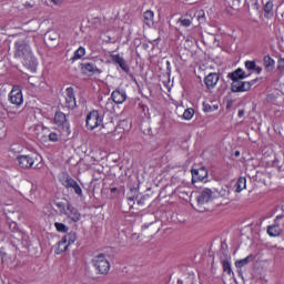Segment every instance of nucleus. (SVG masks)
<instances>
[{"instance_id":"nucleus-1","label":"nucleus","mask_w":284,"mask_h":284,"mask_svg":"<svg viewBox=\"0 0 284 284\" xmlns=\"http://www.w3.org/2000/svg\"><path fill=\"white\" fill-rule=\"evenodd\" d=\"M16 58L20 59L24 65H30L32 62V51L26 40H19L16 42Z\"/></svg>"},{"instance_id":"nucleus-2","label":"nucleus","mask_w":284,"mask_h":284,"mask_svg":"<svg viewBox=\"0 0 284 284\" xmlns=\"http://www.w3.org/2000/svg\"><path fill=\"white\" fill-rule=\"evenodd\" d=\"M57 207H59L61 214H65V216H68V219H71L73 223L81 221V213L77 209L72 207V205L57 203Z\"/></svg>"},{"instance_id":"nucleus-3","label":"nucleus","mask_w":284,"mask_h":284,"mask_svg":"<svg viewBox=\"0 0 284 284\" xmlns=\"http://www.w3.org/2000/svg\"><path fill=\"white\" fill-rule=\"evenodd\" d=\"M93 265L95 270H98L99 274H108V272H110V262L103 254L94 257Z\"/></svg>"},{"instance_id":"nucleus-4","label":"nucleus","mask_w":284,"mask_h":284,"mask_svg":"<svg viewBox=\"0 0 284 284\" xmlns=\"http://www.w3.org/2000/svg\"><path fill=\"white\" fill-rule=\"evenodd\" d=\"M103 123L101 115H99V111H91L87 116V128L88 130H97L99 125Z\"/></svg>"},{"instance_id":"nucleus-5","label":"nucleus","mask_w":284,"mask_h":284,"mask_svg":"<svg viewBox=\"0 0 284 284\" xmlns=\"http://www.w3.org/2000/svg\"><path fill=\"white\" fill-rule=\"evenodd\" d=\"M62 185L68 189L71 187V190H73L78 196H83V190H81L79 183H77V181H74V179H72L70 175H63Z\"/></svg>"},{"instance_id":"nucleus-6","label":"nucleus","mask_w":284,"mask_h":284,"mask_svg":"<svg viewBox=\"0 0 284 284\" xmlns=\"http://www.w3.org/2000/svg\"><path fill=\"white\" fill-rule=\"evenodd\" d=\"M17 161H18V164L23 170H30V168L34 165L36 155L34 154L18 155Z\"/></svg>"},{"instance_id":"nucleus-7","label":"nucleus","mask_w":284,"mask_h":284,"mask_svg":"<svg viewBox=\"0 0 284 284\" xmlns=\"http://www.w3.org/2000/svg\"><path fill=\"white\" fill-rule=\"evenodd\" d=\"M9 101L13 105H21L23 103V93L19 85H14L9 94Z\"/></svg>"},{"instance_id":"nucleus-8","label":"nucleus","mask_w":284,"mask_h":284,"mask_svg":"<svg viewBox=\"0 0 284 284\" xmlns=\"http://www.w3.org/2000/svg\"><path fill=\"white\" fill-rule=\"evenodd\" d=\"M214 199V191L212 189H203L196 197L197 205H205V203H210Z\"/></svg>"},{"instance_id":"nucleus-9","label":"nucleus","mask_w":284,"mask_h":284,"mask_svg":"<svg viewBox=\"0 0 284 284\" xmlns=\"http://www.w3.org/2000/svg\"><path fill=\"white\" fill-rule=\"evenodd\" d=\"M250 90H252V82H244L242 80L232 82V92H247Z\"/></svg>"},{"instance_id":"nucleus-10","label":"nucleus","mask_w":284,"mask_h":284,"mask_svg":"<svg viewBox=\"0 0 284 284\" xmlns=\"http://www.w3.org/2000/svg\"><path fill=\"white\" fill-rule=\"evenodd\" d=\"M110 59L113 63L119 65L123 72H130V67L128 65V62H125V59L119 54H112L110 55Z\"/></svg>"},{"instance_id":"nucleus-11","label":"nucleus","mask_w":284,"mask_h":284,"mask_svg":"<svg viewBox=\"0 0 284 284\" xmlns=\"http://www.w3.org/2000/svg\"><path fill=\"white\" fill-rule=\"evenodd\" d=\"M204 179H207V170L205 168L192 170V183H199V181H204Z\"/></svg>"},{"instance_id":"nucleus-12","label":"nucleus","mask_w":284,"mask_h":284,"mask_svg":"<svg viewBox=\"0 0 284 284\" xmlns=\"http://www.w3.org/2000/svg\"><path fill=\"white\" fill-rule=\"evenodd\" d=\"M111 97L114 103H118V104L125 103V99H128V94H125V91H121V90L113 91Z\"/></svg>"},{"instance_id":"nucleus-13","label":"nucleus","mask_w":284,"mask_h":284,"mask_svg":"<svg viewBox=\"0 0 284 284\" xmlns=\"http://www.w3.org/2000/svg\"><path fill=\"white\" fill-rule=\"evenodd\" d=\"M219 74L217 73H210L205 79L204 83L206 88L210 90V88H214L216 83H219Z\"/></svg>"},{"instance_id":"nucleus-14","label":"nucleus","mask_w":284,"mask_h":284,"mask_svg":"<svg viewBox=\"0 0 284 284\" xmlns=\"http://www.w3.org/2000/svg\"><path fill=\"white\" fill-rule=\"evenodd\" d=\"M67 103L69 108H74L77 105V99L74 98V89H67Z\"/></svg>"},{"instance_id":"nucleus-15","label":"nucleus","mask_w":284,"mask_h":284,"mask_svg":"<svg viewBox=\"0 0 284 284\" xmlns=\"http://www.w3.org/2000/svg\"><path fill=\"white\" fill-rule=\"evenodd\" d=\"M229 79L234 81H241L242 79H245V72L243 71V69H237L234 72L229 73Z\"/></svg>"},{"instance_id":"nucleus-16","label":"nucleus","mask_w":284,"mask_h":284,"mask_svg":"<svg viewBox=\"0 0 284 284\" xmlns=\"http://www.w3.org/2000/svg\"><path fill=\"white\" fill-rule=\"evenodd\" d=\"M252 261H254V256L248 255L245 258L237 260L235 262V267H237V270H241L242 267H245V265H250V263H252Z\"/></svg>"},{"instance_id":"nucleus-17","label":"nucleus","mask_w":284,"mask_h":284,"mask_svg":"<svg viewBox=\"0 0 284 284\" xmlns=\"http://www.w3.org/2000/svg\"><path fill=\"white\" fill-rule=\"evenodd\" d=\"M283 230H281V226L278 224H274L267 227V234L270 236H281V233Z\"/></svg>"},{"instance_id":"nucleus-18","label":"nucleus","mask_w":284,"mask_h":284,"mask_svg":"<svg viewBox=\"0 0 284 284\" xmlns=\"http://www.w3.org/2000/svg\"><path fill=\"white\" fill-rule=\"evenodd\" d=\"M68 121V119L65 118L64 113L59 111L55 113L54 115V123L55 125H65V122Z\"/></svg>"},{"instance_id":"nucleus-19","label":"nucleus","mask_w":284,"mask_h":284,"mask_svg":"<svg viewBox=\"0 0 284 284\" xmlns=\"http://www.w3.org/2000/svg\"><path fill=\"white\" fill-rule=\"evenodd\" d=\"M247 187V180L245 178H240L235 184V192H243Z\"/></svg>"},{"instance_id":"nucleus-20","label":"nucleus","mask_w":284,"mask_h":284,"mask_svg":"<svg viewBox=\"0 0 284 284\" xmlns=\"http://www.w3.org/2000/svg\"><path fill=\"white\" fill-rule=\"evenodd\" d=\"M264 68L267 72H272V70H274V60L271 59L270 55L264 57Z\"/></svg>"},{"instance_id":"nucleus-21","label":"nucleus","mask_w":284,"mask_h":284,"mask_svg":"<svg viewBox=\"0 0 284 284\" xmlns=\"http://www.w3.org/2000/svg\"><path fill=\"white\" fill-rule=\"evenodd\" d=\"M246 4L251 12H258V8H261L258 0H246Z\"/></svg>"},{"instance_id":"nucleus-22","label":"nucleus","mask_w":284,"mask_h":284,"mask_svg":"<svg viewBox=\"0 0 284 284\" xmlns=\"http://www.w3.org/2000/svg\"><path fill=\"white\" fill-rule=\"evenodd\" d=\"M144 22L146 23V26H154V12L153 11L144 12Z\"/></svg>"},{"instance_id":"nucleus-23","label":"nucleus","mask_w":284,"mask_h":284,"mask_svg":"<svg viewBox=\"0 0 284 284\" xmlns=\"http://www.w3.org/2000/svg\"><path fill=\"white\" fill-rule=\"evenodd\" d=\"M70 247L68 243H65V240L62 237V240L58 243L57 254H62V252H65Z\"/></svg>"},{"instance_id":"nucleus-24","label":"nucleus","mask_w":284,"mask_h":284,"mask_svg":"<svg viewBox=\"0 0 284 284\" xmlns=\"http://www.w3.org/2000/svg\"><path fill=\"white\" fill-rule=\"evenodd\" d=\"M21 192L22 194H32V183L30 182H24L22 185H21Z\"/></svg>"},{"instance_id":"nucleus-25","label":"nucleus","mask_w":284,"mask_h":284,"mask_svg":"<svg viewBox=\"0 0 284 284\" xmlns=\"http://www.w3.org/2000/svg\"><path fill=\"white\" fill-rule=\"evenodd\" d=\"M67 244L72 245L77 241V233H69L62 237Z\"/></svg>"},{"instance_id":"nucleus-26","label":"nucleus","mask_w":284,"mask_h":284,"mask_svg":"<svg viewBox=\"0 0 284 284\" xmlns=\"http://www.w3.org/2000/svg\"><path fill=\"white\" fill-rule=\"evenodd\" d=\"M82 57H85V49L83 47H80L72 57V61H77L78 59H81Z\"/></svg>"},{"instance_id":"nucleus-27","label":"nucleus","mask_w":284,"mask_h":284,"mask_svg":"<svg viewBox=\"0 0 284 284\" xmlns=\"http://www.w3.org/2000/svg\"><path fill=\"white\" fill-rule=\"evenodd\" d=\"M83 70H84V73L88 74V72H100L99 69H97V67H94V64L92 63H85L83 64Z\"/></svg>"},{"instance_id":"nucleus-28","label":"nucleus","mask_w":284,"mask_h":284,"mask_svg":"<svg viewBox=\"0 0 284 284\" xmlns=\"http://www.w3.org/2000/svg\"><path fill=\"white\" fill-rule=\"evenodd\" d=\"M272 10H274V2L273 1L266 2L264 6V12L266 14H270V13H272Z\"/></svg>"},{"instance_id":"nucleus-29","label":"nucleus","mask_w":284,"mask_h":284,"mask_svg":"<svg viewBox=\"0 0 284 284\" xmlns=\"http://www.w3.org/2000/svg\"><path fill=\"white\" fill-rule=\"evenodd\" d=\"M192 116H194V110L186 109L183 113V119H185L186 121H190V119H192Z\"/></svg>"},{"instance_id":"nucleus-30","label":"nucleus","mask_w":284,"mask_h":284,"mask_svg":"<svg viewBox=\"0 0 284 284\" xmlns=\"http://www.w3.org/2000/svg\"><path fill=\"white\" fill-rule=\"evenodd\" d=\"M54 226L59 232H68V226H65L63 223L55 222Z\"/></svg>"},{"instance_id":"nucleus-31","label":"nucleus","mask_w":284,"mask_h":284,"mask_svg":"<svg viewBox=\"0 0 284 284\" xmlns=\"http://www.w3.org/2000/svg\"><path fill=\"white\" fill-rule=\"evenodd\" d=\"M223 270L224 272H227L229 274H232V265L227 260L223 261Z\"/></svg>"},{"instance_id":"nucleus-32","label":"nucleus","mask_w":284,"mask_h":284,"mask_svg":"<svg viewBox=\"0 0 284 284\" xmlns=\"http://www.w3.org/2000/svg\"><path fill=\"white\" fill-rule=\"evenodd\" d=\"M179 21L184 28H190V26H192V20L190 19L181 18Z\"/></svg>"},{"instance_id":"nucleus-33","label":"nucleus","mask_w":284,"mask_h":284,"mask_svg":"<svg viewBox=\"0 0 284 284\" xmlns=\"http://www.w3.org/2000/svg\"><path fill=\"white\" fill-rule=\"evenodd\" d=\"M11 152H14V154H19L23 150V146L19 144H12L10 148Z\"/></svg>"},{"instance_id":"nucleus-34","label":"nucleus","mask_w":284,"mask_h":284,"mask_svg":"<svg viewBox=\"0 0 284 284\" xmlns=\"http://www.w3.org/2000/svg\"><path fill=\"white\" fill-rule=\"evenodd\" d=\"M245 68H246V70H254V68H256V62H254V61H246L245 62Z\"/></svg>"},{"instance_id":"nucleus-35","label":"nucleus","mask_w":284,"mask_h":284,"mask_svg":"<svg viewBox=\"0 0 284 284\" xmlns=\"http://www.w3.org/2000/svg\"><path fill=\"white\" fill-rule=\"evenodd\" d=\"M220 196H222V199H227L230 196V191L225 189L220 190Z\"/></svg>"},{"instance_id":"nucleus-36","label":"nucleus","mask_w":284,"mask_h":284,"mask_svg":"<svg viewBox=\"0 0 284 284\" xmlns=\"http://www.w3.org/2000/svg\"><path fill=\"white\" fill-rule=\"evenodd\" d=\"M277 70H280V72H284V59H280L277 62Z\"/></svg>"},{"instance_id":"nucleus-37","label":"nucleus","mask_w":284,"mask_h":284,"mask_svg":"<svg viewBox=\"0 0 284 284\" xmlns=\"http://www.w3.org/2000/svg\"><path fill=\"white\" fill-rule=\"evenodd\" d=\"M48 136L50 141H59V134H57L55 132L50 133Z\"/></svg>"},{"instance_id":"nucleus-38","label":"nucleus","mask_w":284,"mask_h":284,"mask_svg":"<svg viewBox=\"0 0 284 284\" xmlns=\"http://www.w3.org/2000/svg\"><path fill=\"white\" fill-rule=\"evenodd\" d=\"M241 3V0H232V8H237Z\"/></svg>"},{"instance_id":"nucleus-39","label":"nucleus","mask_w":284,"mask_h":284,"mask_svg":"<svg viewBox=\"0 0 284 284\" xmlns=\"http://www.w3.org/2000/svg\"><path fill=\"white\" fill-rule=\"evenodd\" d=\"M253 70H255L257 74H261V72H263V69L261 67H256V64L255 68H253Z\"/></svg>"},{"instance_id":"nucleus-40","label":"nucleus","mask_w":284,"mask_h":284,"mask_svg":"<svg viewBox=\"0 0 284 284\" xmlns=\"http://www.w3.org/2000/svg\"><path fill=\"white\" fill-rule=\"evenodd\" d=\"M0 258L3 261L6 258V252L0 250Z\"/></svg>"},{"instance_id":"nucleus-41","label":"nucleus","mask_w":284,"mask_h":284,"mask_svg":"<svg viewBox=\"0 0 284 284\" xmlns=\"http://www.w3.org/2000/svg\"><path fill=\"white\" fill-rule=\"evenodd\" d=\"M244 114H245V111H243V110L239 111V116H244Z\"/></svg>"},{"instance_id":"nucleus-42","label":"nucleus","mask_w":284,"mask_h":284,"mask_svg":"<svg viewBox=\"0 0 284 284\" xmlns=\"http://www.w3.org/2000/svg\"><path fill=\"white\" fill-rule=\"evenodd\" d=\"M52 2H54L55 4L62 3L63 0H51Z\"/></svg>"},{"instance_id":"nucleus-43","label":"nucleus","mask_w":284,"mask_h":284,"mask_svg":"<svg viewBox=\"0 0 284 284\" xmlns=\"http://www.w3.org/2000/svg\"><path fill=\"white\" fill-rule=\"evenodd\" d=\"M39 139H41V141H43L45 139L44 135L38 134Z\"/></svg>"},{"instance_id":"nucleus-44","label":"nucleus","mask_w":284,"mask_h":284,"mask_svg":"<svg viewBox=\"0 0 284 284\" xmlns=\"http://www.w3.org/2000/svg\"><path fill=\"white\" fill-rule=\"evenodd\" d=\"M185 284H194V281L189 280V281L185 282Z\"/></svg>"},{"instance_id":"nucleus-45","label":"nucleus","mask_w":284,"mask_h":284,"mask_svg":"<svg viewBox=\"0 0 284 284\" xmlns=\"http://www.w3.org/2000/svg\"><path fill=\"white\" fill-rule=\"evenodd\" d=\"M111 192H116V187L111 189Z\"/></svg>"},{"instance_id":"nucleus-46","label":"nucleus","mask_w":284,"mask_h":284,"mask_svg":"<svg viewBox=\"0 0 284 284\" xmlns=\"http://www.w3.org/2000/svg\"><path fill=\"white\" fill-rule=\"evenodd\" d=\"M48 129H42V132H47Z\"/></svg>"},{"instance_id":"nucleus-47","label":"nucleus","mask_w":284,"mask_h":284,"mask_svg":"<svg viewBox=\"0 0 284 284\" xmlns=\"http://www.w3.org/2000/svg\"><path fill=\"white\" fill-rule=\"evenodd\" d=\"M51 41H54V37H51Z\"/></svg>"},{"instance_id":"nucleus-48","label":"nucleus","mask_w":284,"mask_h":284,"mask_svg":"<svg viewBox=\"0 0 284 284\" xmlns=\"http://www.w3.org/2000/svg\"><path fill=\"white\" fill-rule=\"evenodd\" d=\"M51 41H54V37H51Z\"/></svg>"},{"instance_id":"nucleus-49","label":"nucleus","mask_w":284,"mask_h":284,"mask_svg":"<svg viewBox=\"0 0 284 284\" xmlns=\"http://www.w3.org/2000/svg\"><path fill=\"white\" fill-rule=\"evenodd\" d=\"M138 203H143V201H142V200H140V201H138Z\"/></svg>"},{"instance_id":"nucleus-50","label":"nucleus","mask_w":284,"mask_h":284,"mask_svg":"<svg viewBox=\"0 0 284 284\" xmlns=\"http://www.w3.org/2000/svg\"><path fill=\"white\" fill-rule=\"evenodd\" d=\"M197 211L201 212L202 211L201 207H197Z\"/></svg>"},{"instance_id":"nucleus-51","label":"nucleus","mask_w":284,"mask_h":284,"mask_svg":"<svg viewBox=\"0 0 284 284\" xmlns=\"http://www.w3.org/2000/svg\"><path fill=\"white\" fill-rule=\"evenodd\" d=\"M235 154H236V156H239V152H236Z\"/></svg>"},{"instance_id":"nucleus-52","label":"nucleus","mask_w":284,"mask_h":284,"mask_svg":"<svg viewBox=\"0 0 284 284\" xmlns=\"http://www.w3.org/2000/svg\"><path fill=\"white\" fill-rule=\"evenodd\" d=\"M276 219H282V216H277Z\"/></svg>"},{"instance_id":"nucleus-53","label":"nucleus","mask_w":284,"mask_h":284,"mask_svg":"<svg viewBox=\"0 0 284 284\" xmlns=\"http://www.w3.org/2000/svg\"><path fill=\"white\" fill-rule=\"evenodd\" d=\"M159 230H160V229H159V227H156V232H159Z\"/></svg>"}]
</instances>
